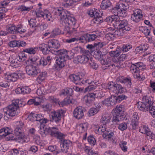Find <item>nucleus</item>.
<instances>
[{
	"mask_svg": "<svg viewBox=\"0 0 155 155\" xmlns=\"http://www.w3.org/2000/svg\"><path fill=\"white\" fill-rule=\"evenodd\" d=\"M54 15L60 17L61 21L62 24H68V25H74L76 23L74 18L70 16V13L67 10L62 9L60 10L58 9H54L53 12Z\"/></svg>",
	"mask_w": 155,
	"mask_h": 155,
	"instance_id": "f257e3e1",
	"label": "nucleus"
},
{
	"mask_svg": "<svg viewBox=\"0 0 155 155\" xmlns=\"http://www.w3.org/2000/svg\"><path fill=\"white\" fill-rule=\"evenodd\" d=\"M19 101L18 100L13 101L12 104L7 107V111H5L4 119L7 120L9 117L8 116L13 117L17 115L19 113Z\"/></svg>",
	"mask_w": 155,
	"mask_h": 155,
	"instance_id": "f03ea898",
	"label": "nucleus"
},
{
	"mask_svg": "<svg viewBox=\"0 0 155 155\" xmlns=\"http://www.w3.org/2000/svg\"><path fill=\"white\" fill-rule=\"evenodd\" d=\"M60 46L59 41L56 39L49 40L48 42V45L42 44L39 46V48L41 49L43 53L47 54L51 51V49H57Z\"/></svg>",
	"mask_w": 155,
	"mask_h": 155,
	"instance_id": "7ed1b4c3",
	"label": "nucleus"
},
{
	"mask_svg": "<svg viewBox=\"0 0 155 155\" xmlns=\"http://www.w3.org/2000/svg\"><path fill=\"white\" fill-rule=\"evenodd\" d=\"M113 117L111 120L113 124H117L120 121L124 119L125 116L122 105L117 106L113 110Z\"/></svg>",
	"mask_w": 155,
	"mask_h": 155,
	"instance_id": "20e7f679",
	"label": "nucleus"
},
{
	"mask_svg": "<svg viewBox=\"0 0 155 155\" xmlns=\"http://www.w3.org/2000/svg\"><path fill=\"white\" fill-rule=\"evenodd\" d=\"M142 101L137 103V107L141 111L148 110V108L153 101V98L151 96H145L143 97Z\"/></svg>",
	"mask_w": 155,
	"mask_h": 155,
	"instance_id": "39448f33",
	"label": "nucleus"
},
{
	"mask_svg": "<svg viewBox=\"0 0 155 155\" xmlns=\"http://www.w3.org/2000/svg\"><path fill=\"white\" fill-rule=\"evenodd\" d=\"M7 32L10 34H16L20 33H23L25 32V30L24 29H22L21 25H18L16 26L13 24H10L7 26Z\"/></svg>",
	"mask_w": 155,
	"mask_h": 155,
	"instance_id": "423d86ee",
	"label": "nucleus"
},
{
	"mask_svg": "<svg viewBox=\"0 0 155 155\" xmlns=\"http://www.w3.org/2000/svg\"><path fill=\"white\" fill-rule=\"evenodd\" d=\"M12 129L8 127L3 128L0 130V134L1 135H3L2 139L6 137V140L7 141L15 139L14 135L12 133Z\"/></svg>",
	"mask_w": 155,
	"mask_h": 155,
	"instance_id": "0eeeda50",
	"label": "nucleus"
},
{
	"mask_svg": "<svg viewBox=\"0 0 155 155\" xmlns=\"http://www.w3.org/2000/svg\"><path fill=\"white\" fill-rule=\"evenodd\" d=\"M115 25H118L119 28L123 30L125 32L130 31L131 28L130 25L128 24V21L126 20H120L118 17Z\"/></svg>",
	"mask_w": 155,
	"mask_h": 155,
	"instance_id": "6e6552de",
	"label": "nucleus"
},
{
	"mask_svg": "<svg viewBox=\"0 0 155 155\" xmlns=\"http://www.w3.org/2000/svg\"><path fill=\"white\" fill-rule=\"evenodd\" d=\"M64 111L62 110L54 111L51 113V118L50 120L52 122L58 123L61 120V115L64 114Z\"/></svg>",
	"mask_w": 155,
	"mask_h": 155,
	"instance_id": "1a4fd4ad",
	"label": "nucleus"
},
{
	"mask_svg": "<svg viewBox=\"0 0 155 155\" xmlns=\"http://www.w3.org/2000/svg\"><path fill=\"white\" fill-rule=\"evenodd\" d=\"M26 71L28 75L33 77L40 73V70L38 67L32 65L27 66Z\"/></svg>",
	"mask_w": 155,
	"mask_h": 155,
	"instance_id": "9d476101",
	"label": "nucleus"
},
{
	"mask_svg": "<svg viewBox=\"0 0 155 155\" xmlns=\"http://www.w3.org/2000/svg\"><path fill=\"white\" fill-rule=\"evenodd\" d=\"M100 62L102 64L101 68L103 70H105L108 68L110 66L113 67L114 68L116 67H118L119 66L115 64H111L110 62L111 61V59L110 58H103L100 59Z\"/></svg>",
	"mask_w": 155,
	"mask_h": 155,
	"instance_id": "9b49d317",
	"label": "nucleus"
},
{
	"mask_svg": "<svg viewBox=\"0 0 155 155\" xmlns=\"http://www.w3.org/2000/svg\"><path fill=\"white\" fill-rule=\"evenodd\" d=\"M47 131L48 132V133L50 134L51 136L56 137L57 138L59 139H61L64 135L63 134L59 132L58 129L56 127H48Z\"/></svg>",
	"mask_w": 155,
	"mask_h": 155,
	"instance_id": "f8f14e48",
	"label": "nucleus"
},
{
	"mask_svg": "<svg viewBox=\"0 0 155 155\" xmlns=\"http://www.w3.org/2000/svg\"><path fill=\"white\" fill-rule=\"evenodd\" d=\"M143 17L142 11L139 9H137L134 11L131 15V19L136 22H138L142 20Z\"/></svg>",
	"mask_w": 155,
	"mask_h": 155,
	"instance_id": "ddd939ff",
	"label": "nucleus"
},
{
	"mask_svg": "<svg viewBox=\"0 0 155 155\" xmlns=\"http://www.w3.org/2000/svg\"><path fill=\"white\" fill-rule=\"evenodd\" d=\"M21 127L17 126L14 130L15 135L18 136L16 138V140L19 142L23 143L25 141L24 136V133L22 132L21 129Z\"/></svg>",
	"mask_w": 155,
	"mask_h": 155,
	"instance_id": "4468645a",
	"label": "nucleus"
},
{
	"mask_svg": "<svg viewBox=\"0 0 155 155\" xmlns=\"http://www.w3.org/2000/svg\"><path fill=\"white\" fill-rule=\"evenodd\" d=\"M83 52L82 55L77 56L78 61L81 64L86 63L89 60L88 56L90 53V51L87 50Z\"/></svg>",
	"mask_w": 155,
	"mask_h": 155,
	"instance_id": "2eb2a0df",
	"label": "nucleus"
},
{
	"mask_svg": "<svg viewBox=\"0 0 155 155\" xmlns=\"http://www.w3.org/2000/svg\"><path fill=\"white\" fill-rule=\"evenodd\" d=\"M108 29L110 31V32L109 33V36L110 37V35L121 36H123L124 34L125 33L123 30L119 28L118 27L117 28H112L110 27Z\"/></svg>",
	"mask_w": 155,
	"mask_h": 155,
	"instance_id": "dca6fc26",
	"label": "nucleus"
},
{
	"mask_svg": "<svg viewBox=\"0 0 155 155\" xmlns=\"http://www.w3.org/2000/svg\"><path fill=\"white\" fill-rule=\"evenodd\" d=\"M146 66L141 62H138L132 64L130 67V70L132 73L140 70L143 71L146 68Z\"/></svg>",
	"mask_w": 155,
	"mask_h": 155,
	"instance_id": "f3484780",
	"label": "nucleus"
},
{
	"mask_svg": "<svg viewBox=\"0 0 155 155\" xmlns=\"http://www.w3.org/2000/svg\"><path fill=\"white\" fill-rule=\"evenodd\" d=\"M139 118L136 112L134 113L133 115L131 123L129 127L130 129L135 130L138 128Z\"/></svg>",
	"mask_w": 155,
	"mask_h": 155,
	"instance_id": "a211bd4d",
	"label": "nucleus"
},
{
	"mask_svg": "<svg viewBox=\"0 0 155 155\" xmlns=\"http://www.w3.org/2000/svg\"><path fill=\"white\" fill-rule=\"evenodd\" d=\"M96 38L92 34H86L81 36L79 38L80 41L82 43H86L94 40Z\"/></svg>",
	"mask_w": 155,
	"mask_h": 155,
	"instance_id": "6ab92c4d",
	"label": "nucleus"
},
{
	"mask_svg": "<svg viewBox=\"0 0 155 155\" xmlns=\"http://www.w3.org/2000/svg\"><path fill=\"white\" fill-rule=\"evenodd\" d=\"M67 59L63 58L57 57L56 59V64L55 65L56 70H60L64 67L65 64Z\"/></svg>",
	"mask_w": 155,
	"mask_h": 155,
	"instance_id": "aec40b11",
	"label": "nucleus"
},
{
	"mask_svg": "<svg viewBox=\"0 0 155 155\" xmlns=\"http://www.w3.org/2000/svg\"><path fill=\"white\" fill-rule=\"evenodd\" d=\"M56 52L59 55V57L63 58L68 59H71L73 58L72 56H70L69 55V53L70 52L67 51L64 49L57 50Z\"/></svg>",
	"mask_w": 155,
	"mask_h": 155,
	"instance_id": "412c9836",
	"label": "nucleus"
},
{
	"mask_svg": "<svg viewBox=\"0 0 155 155\" xmlns=\"http://www.w3.org/2000/svg\"><path fill=\"white\" fill-rule=\"evenodd\" d=\"M8 3L5 1L0 3V20L5 17V14L3 12H6L8 11Z\"/></svg>",
	"mask_w": 155,
	"mask_h": 155,
	"instance_id": "4be33fe9",
	"label": "nucleus"
},
{
	"mask_svg": "<svg viewBox=\"0 0 155 155\" xmlns=\"http://www.w3.org/2000/svg\"><path fill=\"white\" fill-rule=\"evenodd\" d=\"M83 108L79 106L76 108L73 112L74 116L76 118L79 119L84 116Z\"/></svg>",
	"mask_w": 155,
	"mask_h": 155,
	"instance_id": "5701e85b",
	"label": "nucleus"
},
{
	"mask_svg": "<svg viewBox=\"0 0 155 155\" xmlns=\"http://www.w3.org/2000/svg\"><path fill=\"white\" fill-rule=\"evenodd\" d=\"M118 81L120 82L121 83H126L127 86L129 87H131L132 85L131 79L129 77H119L117 80Z\"/></svg>",
	"mask_w": 155,
	"mask_h": 155,
	"instance_id": "b1692460",
	"label": "nucleus"
},
{
	"mask_svg": "<svg viewBox=\"0 0 155 155\" xmlns=\"http://www.w3.org/2000/svg\"><path fill=\"white\" fill-rule=\"evenodd\" d=\"M111 118V117L107 114H103L101 119V122L104 124H106L110 122Z\"/></svg>",
	"mask_w": 155,
	"mask_h": 155,
	"instance_id": "393cba45",
	"label": "nucleus"
},
{
	"mask_svg": "<svg viewBox=\"0 0 155 155\" xmlns=\"http://www.w3.org/2000/svg\"><path fill=\"white\" fill-rule=\"evenodd\" d=\"M18 74L15 73H11L9 74L6 77L7 80L8 81H15L18 78Z\"/></svg>",
	"mask_w": 155,
	"mask_h": 155,
	"instance_id": "a878e982",
	"label": "nucleus"
},
{
	"mask_svg": "<svg viewBox=\"0 0 155 155\" xmlns=\"http://www.w3.org/2000/svg\"><path fill=\"white\" fill-rule=\"evenodd\" d=\"M113 91L115 94L118 95L119 94H121L124 92V89L121 85L116 83Z\"/></svg>",
	"mask_w": 155,
	"mask_h": 155,
	"instance_id": "bb28decb",
	"label": "nucleus"
},
{
	"mask_svg": "<svg viewBox=\"0 0 155 155\" xmlns=\"http://www.w3.org/2000/svg\"><path fill=\"white\" fill-rule=\"evenodd\" d=\"M111 12L114 15V16H117L118 17H123L124 16L123 13H121L119 10V8H118L117 4L115 7L112 8Z\"/></svg>",
	"mask_w": 155,
	"mask_h": 155,
	"instance_id": "cd10ccee",
	"label": "nucleus"
},
{
	"mask_svg": "<svg viewBox=\"0 0 155 155\" xmlns=\"http://www.w3.org/2000/svg\"><path fill=\"white\" fill-rule=\"evenodd\" d=\"M15 56H12L9 58V61L10 63V65L12 67L16 68L18 67V65L17 61L18 59H17Z\"/></svg>",
	"mask_w": 155,
	"mask_h": 155,
	"instance_id": "c85d7f7f",
	"label": "nucleus"
},
{
	"mask_svg": "<svg viewBox=\"0 0 155 155\" xmlns=\"http://www.w3.org/2000/svg\"><path fill=\"white\" fill-rule=\"evenodd\" d=\"M100 106L97 105L95 107L91 108L88 111L89 114L90 116H93L96 114L100 110Z\"/></svg>",
	"mask_w": 155,
	"mask_h": 155,
	"instance_id": "c756f323",
	"label": "nucleus"
},
{
	"mask_svg": "<svg viewBox=\"0 0 155 155\" xmlns=\"http://www.w3.org/2000/svg\"><path fill=\"white\" fill-rule=\"evenodd\" d=\"M118 16L111 15L107 17L105 21L109 24L112 23L113 25H116Z\"/></svg>",
	"mask_w": 155,
	"mask_h": 155,
	"instance_id": "7c9ffc66",
	"label": "nucleus"
},
{
	"mask_svg": "<svg viewBox=\"0 0 155 155\" xmlns=\"http://www.w3.org/2000/svg\"><path fill=\"white\" fill-rule=\"evenodd\" d=\"M139 28L140 31L143 33L145 36H147L149 35L151 28L148 26L147 27L141 26Z\"/></svg>",
	"mask_w": 155,
	"mask_h": 155,
	"instance_id": "2f4dec72",
	"label": "nucleus"
},
{
	"mask_svg": "<svg viewBox=\"0 0 155 155\" xmlns=\"http://www.w3.org/2000/svg\"><path fill=\"white\" fill-rule=\"evenodd\" d=\"M111 4L108 0H103L101 5V8L103 10H105L110 7Z\"/></svg>",
	"mask_w": 155,
	"mask_h": 155,
	"instance_id": "473e14b6",
	"label": "nucleus"
},
{
	"mask_svg": "<svg viewBox=\"0 0 155 155\" xmlns=\"http://www.w3.org/2000/svg\"><path fill=\"white\" fill-rule=\"evenodd\" d=\"M60 140V142L63 144V146H66V148H65V150L67 149H69V148L71 147L72 144V142L69 140H65L62 138V137Z\"/></svg>",
	"mask_w": 155,
	"mask_h": 155,
	"instance_id": "72a5a7b5",
	"label": "nucleus"
},
{
	"mask_svg": "<svg viewBox=\"0 0 155 155\" xmlns=\"http://www.w3.org/2000/svg\"><path fill=\"white\" fill-rule=\"evenodd\" d=\"M8 155H25L22 151H20L18 149H13L8 153Z\"/></svg>",
	"mask_w": 155,
	"mask_h": 155,
	"instance_id": "f704fd0d",
	"label": "nucleus"
},
{
	"mask_svg": "<svg viewBox=\"0 0 155 155\" xmlns=\"http://www.w3.org/2000/svg\"><path fill=\"white\" fill-rule=\"evenodd\" d=\"M40 133L42 136H45L48 133V132L47 131L48 128L46 127L44 123L40 124Z\"/></svg>",
	"mask_w": 155,
	"mask_h": 155,
	"instance_id": "c9c22d12",
	"label": "nucleus"
},
{
	"mask_svg": "<svg viewBox=\"0 0 155 155\" xmlns=\"http://www.w3.org/2000/svg\"><path fill=\"white\" fill-rule=\"evenodd\" d=\"M88 127V124L87 123H81L78 126L79 132L82 133L85 132Z\"/></svg>",
	"mask_w": 155,
	"mask_h": 155,
	"instance_id": "e433bc0d",
	"label": "nucleus"
},
{
	"mask_svg": "<svg viewBox=\"0 0 155 155\" xmlns=\"http://www.w3.org/2000/svg\"><path fill=\"white\" fill-rule=\"evenodd\" d=\"M69 78L73 82L75 83L76 81H79L82 78V76L80 74H72L71 75Z\"/></svg>",
	"mask_w": 155,
	"mask_h": 155,
	"instance_id": "4c0bfd02",
	"label": "nucleus"
},
{
	"mask_svg": "<svg viewBox=\"0 0 155 155\" xmlns=\"http://www.w3.org/2000/svg\"><path fill=\"white\" fill-rule=\"evenodd\" d=\"M118 8H119V10L120 11L121 13H123V14L125 13V9H127L128 8L127 5H126L124 4L123 3H120L117 4Z\"/></svg>",
	"mask_w": 155,
	"mask_h": 155,
	"instance_id": "58836bf2",
	"label": "nucleus"
},
{
	"mask_svg": "<svg viewBox=\"0 0 155 155\" xmlns=\"http://www.w3.org/2000/svg\"><path fill=\"white\" fill-rule=\"evenodd\" d=\"M84 151L89 155H98L97 151H94L92 149L88 147H85L84 148Z\"/></svg>",
	"mask_w": 155,
	"mask_h": 155,
	"instance_id": "ea45409f",
	"label": "nucleus"
},
{
	"mask_svg": "<svg viewBox=\"0 0 155 155\" xmlns=\"http://www.w3.org/2000/svg\"><path fill=\"white\" fill-rule=\"evenodd\" d=\"M38 76L37 78V80L39 83H41L42 81L45 80V77L47 74V72L45 71L41 72L38 73Z\"/></svg>",
	"mask_w": 155,
	"mask_h": 155,
	"instance_id": "a19ab883",
	"label": "nucleus"
},
{
	"mask_svg": "<svg viewBox=\"0 0 155 155\" xmlns=\"http://www.w3.org/2000/svg\"><path fill=\"white\" fill-rule=\"evenodd\" d=\"M100 94L99 91H97L93 93H89L87 95L94 100L96 98H98L99 97H100Z\"/></svg>",
	"mask_w": 155,
	"mask_h": 155,
	"instance_id": "79ce46f5",
	"label": "nucleus"
},
{
	"mask_svg": "<svg viewBox=\"0 0 155 155\" xmlns=\"http://www.w3.org/2000/svg\"><path fill=\"white\" fill-rule=\"evenodd\" d=\"M64 24L63 23L62 24ZM67 24L69 25V26H68L67 25H66L65 27L64 28V31L65 33L67 34H71L73 32V30H75V28H71L70 27L72 25H68V24Z\"/></svg>",
	"mask_w": 155,
	"mask_h": 155,
	"instance_id": "37998d69",
	"label": "nucleus"
},
{
	"mask_svg": "<svg viewBox=\"0 0 155 155\" xmlns=\"http://www.w3.org/2000/svg\"><path fill=\"white\" fill-rule=\"evenodd\" d=\"M120 47H117L115 51H111L110 52V54L111 56L112 57H117L120 54Z\"/></svg>",
	"mask_w": 155,
	"mask_h": 155,
	"instance_id": "c03bdc74",
	"label": "nucleus"
},
{
	"mask_svg": "<svg viewBox=\"0 0 155 155\" xmlns=\"http://www.w3.org/2000/svg\"><path fill=\"white\" fill-rule=\"evenodd\" d=\"M36 119H37L36 121H39L41 124H45L48 121L47 119L43 118L41 114H36Z\"/></svg>",
	"mask_w": 155,
	"mask_h": 155,
	"instance_id": "a18cd8bd",
	"label": "nucleus"
},
{
	"mask_svg": "<svg viewBox=\"0 0 155 155\" xmlns=\"http://www.w3.org/2000/svg\"><path fill=\"white\" fill-rule=\"evenodd\" d=\"M89 64L90 67L96 70L98 67V65L94 60H93L92 58L89 59Z\"/></svg>",
	"mask_w": 155,
	"mask_h": 155,
	"instance_id": "49530a36",
	"label": "nucleus"
},
{
	"mask_svg": "<svg viewBox=\"0 0 155 155\" xmlns=\"http://www.w3.org/2000/svg\"><path fill=\"white\" fill-rule=\"evenodd\" d=\"M140 73V72L139 71L133 73L134 78H135L138 79L140 81L144 80L145 78V77L144 76L141 75Z\"/></svg>",
	"mask_w": 155,
	"mask_h": 155,
	"instance_id": "de8ad7c7",
	"label": "nucleus"
},
{
	"mask_svg": "<svg viewBox=\"0 0 155 155\" xmlns=\"http://www.w3.org/2000/svg\"><path fill=\"white\" fill-rule=\"evenodd\" d=\"M36 48H25L23 50V51L28 53L29 54H35L36 53V51L35 49H36Z\"/></svg>",
	"mask_w": 155,
	"mask_h": 155,
	"instance_id": "09e8293b",
	"label": "nucleus"
},
{
	"mask_svg": "<svg viewBox=\"0 0 155 155\" xmlns=\"http://www.w3.org/2000/svg\"><path fill=\"white\" fill-rule=\"evenodd\" d=\"M45 18H44L48 21H53V19L52 18V16L50 13L48 12V10H45Z\"/></svg>",
	"mask_w": 155,
	"mask_h": 155,
	"instance_id": "8fccbe9b",
	"label": "nucleus"
},
{
	"mask_svg": "<svg viewBox=\"0 0 155 155\" xmlns=\"http://www.w3.org/2000/svg\"><path fill=\"white\" fill-rule=\"evenodd\" d=\"M109 98L110 99V106H113L117 103L116 98V96L111 95L109 97Z\"/></svg>",
	"mask_w": 155,
	"mask_h": 155,
	"instance_id": "3c124183",
	"label": "nucleus"
},
{
	"mask_svg": "<svg viewBox=\"0 0 155 155\" xmlns=\"http://www.w3.org/2000/svg\"><path fill=\"white\" fill-rule=\"evenodd\" d=\"M127 97L126 95L123 94H120L119 95L116 96V98L117 103H120V102L124 100H126Z\"/></svg>",
	"mask_w": 155,
	"mask_h": 155,
	"instance_id": "603ef678",
	"label": "nucleus"
},
{
	"mask_svg": "<svg viewBox=\"0 0 155 155\" xmlns=\"http://www.w3.org/2000/svg\"><path fill=\"white\" fill-rule=\"evenodd\" d=\"M132 48V46L129 45H124L121 48H120V52L122 51L123 52H126L128 51Z\"/></svg>",
	"mask_w": 155,
	"mask_h": 155,
	"instance_id": "864d4df0",
	"label": "nucleus"
},
{
	"mask_svg": "<svg viewBox=\"0 0 155 155\" xmlns=\"http://www.w3.org/2000/svg\"><path fill=\"white\" fill-rule=\"evenodd\" d=\"M114 135V133L112 132H109L108 131L104 133L103 134V137L106 139H110Z\"/></svg>",
	"mask_w": 155,
	"mask_h": 155,
	"instance_id": "5fc2aeb1",
	"label": "nucleus"
},
{
	"mask_svg": "<svg viewBox=\"0 0 155 155\" xmlns=\"http://www.w3.org/2000/svg\"><path fill=\"white\" fill-rule=\"evenodd\" d=\"M45 10L44 12H41L40 10L34 12V14L36 15L38 17H44L45 16Z\"/></svg>",
	"mask_w": 155,
	"mask_h": 155,
	"instance_id": "6e6d98bb",
	"label": "nucleus"
},
{
	"mask_svg": "<svg viewBox=\"0 0 155 155\" xmlns=\"http://www.w3.org/2000/svg\"><path fill=\"white\" fill-rule=\"evenodd\" d=\"M148 110H149L150 113L151 114L155 112V101H153L149 106V108H148Z\"/></svg>",
	"mask_w": 155,
	"mask_h": 155,
	"instance_id": "4d7b16f0",
	"label": "nucleus"
},
{
	"mask_svg": "<svg viewBox=\"0 0 155 155\" xmlns=\"http://www.w3.org/2000/svg\"><path fill=\"white\" fill-rule=\"evenodd\" d=\"M83 101L87 104H91L94 101L87 95L85 96L83 98Z\"/></svg>",
	"mask_w": 155,
	"mask_h": 155,
	"instance_id": "13d9d810",
	"label": "nucleus"
},
{
	"mask_svg": "<svg viewBox=\"0 0 155 155\" xmlns=\"http://www.w3.org/2000/svg\"><path fill=\"white\" fill-rule=\"evenodd\" d=\"M97 53L98 57L99 58V60L104 58V57L105 56L106 52L102 51H101L98 50L97 51Z\"/></svg>",
	"mask_w": 155,
	"mask_h": 155,
	"instance_id": "bf43d9fd",
	"label": "nucleus"
},
{
	"mask_svg": "<svg viewBox=\"0 0 155 155\" xmlns=\"http://www.w3.org/2000/svg\"><path fill=\"white\" fill-rule=\"evenodd\" d=\"M127 142L125 141H122L120 142V147L122 150L124 152L126 151L127 150V147L126 146Z\"/></svg>",
	"mask_w": 155,
	"mask_h": 155,
	"instance_id": "052dcab7",
	"label": "nucleus"
},
{
	"mask_svg": "<svg viewBox=\"0 0 155 155\" xmlns=\"http://www.w3.org/2000/svg\"><path fill=\"white\" fill-rule=\"evenodd\" d=\"M148 128L147 127L143 126L139 129V131L143 134H146L148 133Z\"/></svg>",
	"mask_w": 155,
	"mask_h": 155,
	"instance_id": "680f3d73",
	"label": "nucleus"
},
{
	"mask_svg": "<svg viewBox=\"0 0 155 155\" xmlns=\"http://www.w3.org/2000/svg\"><path fill=\"white\" fill-rule=\"evenodd\" d=\"M60 33V31L59 28H56L54 29L51 33L50 36L54 37L55 36L59 34Z\"/></svg>",
	"mask_w": 155,
	"mask_h": 155,
	"instance_id": "e2e57ef3",
	"label": "nucleus"
},
{
	"mask_svg": "<svg viewBox=\"0 0 155 155\" xmlns=\"http://www.w3.org/2000/svg\"><path fill=\"white\" fill-rule=\"evenodd\" d=\"M36 114L31 113L28 115V118L29 120L32 121H36Z\"/></svg>",
	"mask_w": 155,
	"mask_h": 155,
	"instance_id": "0e129e2a",
	"label": "nucleus"
},
{
	"mask_svg": "<svg viewBox=\"0 0 155 155\" xmlns=\"http://www.w3.org/2000/svg\"><path fill=\"white\" fill-rule=\"evenodd\" d=\"M68 98H65L64 99L61 101H59L58 102V104L60 106L63 107L65 105H67L69 104V101H68Z\"/></svg>",
	"mask_w": 155,
	"mask_h": 155,
	"instance_id": "69168bd1",
	"label": "nucleus"
},
{
	"mask_svg": "<svg viewBox=\"0 0 155 155\" xmlns=\"http://www.w3.org/2000/svg\"><path fill=\"white\" fill-rule=\"evenodd\" d=\"M18 41H12L9 42V45L11 47H18Z\"/></svg>",
	"mask_w": 155,
	"mask_h": 155,
	"instance_id": "338daca9",
	"label": "nucleus"
},
{
	"mask_svg": "<svg viewBox=\"0 0 155 155\" xmlns=\"http://www.w3.org/2000/svg\"><path fill=\"white\" fill-rule=\"evenodd\" d=\"M127 125L125 123H123L120 124L118 128L122 131H124L127 129Z\"/></svg>",
	"mask_w": 155,
	"mask_h": 155,
	"instance_id": "774afa93",
	"label": "nucleus"
}]
</instances>
